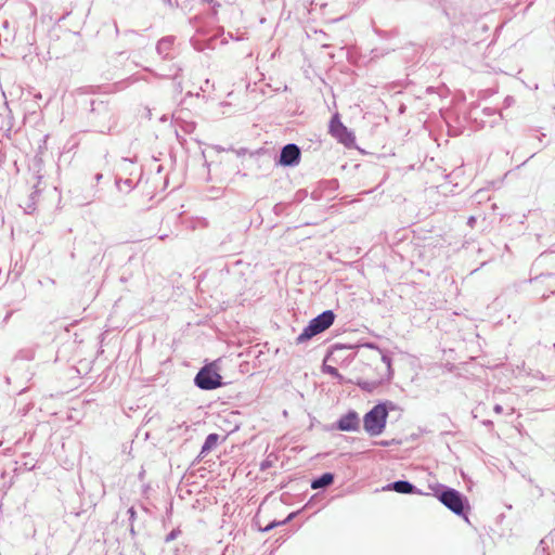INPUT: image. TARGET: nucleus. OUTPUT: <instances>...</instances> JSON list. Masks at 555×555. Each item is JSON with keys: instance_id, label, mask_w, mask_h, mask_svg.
Masks as SVG:
<instances>
[{"instance_id": "1", "label": "nucleus", "mask_w": 555, "mask_h": 555, "mask_svg": "<svg viewBox=\"0 0 555 555\" xmlns=\"http://www.w3.org/2000/svg\"><path fill=\"white\" fill-rule=\"evenodd\" d=\"M388 417V410L384 403L375 405L370 412L364 415L363 427L370 436L380 435L385 427Z\"/></svg>"}, {"instance_id": "5", "label": "nucleus", "mask_w": 555, "mask_h": 555, "mask_svg": "<svg viewBox=\"0 0 555 555\" xmlns=\"http://www.w3.org/2000/svg\"><path fill=\"white\" fill-rule=\"evenodd\" d=\"M195 383L201 389L211 390L221 386V376L212 366H204L196 375Z\"/></svg>"}, {"instance_id": "2", "label": "nucleus", "mask_w": 555, "mask_h": 555, "mask_svg": "<svg viewBox=\"0 0 555 555\" xmlns=\"http://www.w3.org/2000/svg\"><path fill=\"white\" fill-rule=\"evenodd\" d=\"M335 314L331 310H326L317 318L312 319L304 328L302 333L297 337L298 343H304L313 336L324 332L334 323Z\"/></svg>"}, {"instance_id": "12", "label": "nucleus", "mask_w": 555, "mask_h": 555, "mask_svg": "<svg viewBox=\"0 0 555 555\" xmlns=\"http://www.w3.org/2000/svg\"><path fill=\"white\" fill-rule=\"evenodd\" d=\"M327 372L334 376H339V373H338L337 369H335V367L328 366Z\"/></svg>"}, {"instance_id": "8", "label": "nucleus", "mask_w": 555, "mask_h": 555, "mask_svg": "<svg viewBox=\"0 0 555 555\" xmlns=\"http://www.w3.org/2000/svg\"><path fill=\"white\" fill-rule=\"evenodd\" d=\"M359 415L354 411L348 412L346 415L341 416L337 423V427L343 431H353L359 428Z\"/></svg>"}, {"instance_id": "11", "label": "nucleus", "mask_w": 555, "mask_h": 555, "mask_svg": "<svg viewBox=\"0 0 555 555\" xmlns=\"http://www.w3.org/2000/svg\"><path fill=\"white\" fill-rule=\"evenodd\" d=\"M219 436L217 434H210L207 436L203 446V452L211 450L218 442Z\"/></svg>"}, {"instance_id": "10", "label": "nucleus", "mask_w": 555, "mask_h": 555, "mask_svg": "<svg viewBox=\"0 0 555 555\" xmlns=\"http://www.w3.org/2000/svg\"><path fill=\"white\" fill-rule=\"evenodd\" d=\"M391 489L399 493H413L414 487L408 481H396L392 483Z\"/></svg>"}, {"instance_id": "4", "label": "nucleus", "mask_w": 555, "mask_h": 555, "mask_svg": "<svg viewBox=\"0 0 555 555\" xmlns=\"http://www.w3.org/2000/svg\"><path fill=\"white\" fill-rule=\"evenodd\" d=\"M328 132L339 143L347 147H351L354 144L356 138L351 131L341 122L339 114H335L330 121Z\"/></svg>"}, {"instance_id": "6", "label": "nucleus", "mask_w": 555, "mask_h": 555, "mask_svg": "<svg viewBox=\"0 0 555 555\" xmlns=\"http://www.w3.org/2000/svg\"><path fill=\"white\" fill-rule=\"evenodd\" d=\"M440 502L457 515L464 512V501L460 492L454 489H448L439 495Z\"/></svg>"}, {"instance_id": "9", "label": "nucleus", "mask_w": 555, "mask_h": 555, "mask_svg": "<svg viewBox=\"0 0 555 555\" xmlns=\"http://www.w3.org/2000/svg\"><path fill=\"white\" fill-rule=\"evenodd\" d=\"M334 480V476L331 473L323 474L320 478L315 479L311 483L312 489H319L330 486Z\"/></svg>"}, {"instance_id": "3", "label": "nucleus", "mask_w": 555, "mask_h": 555, "mask_svg": "<svg viewBox=\"0 0 555 555\" xmlns=\"http://www.w3.org/2000/svg\"><path fill=\"white\" fill-rule=\"evenodd\" d=\"M374 369L376 371H380L377 377L370 378L367 380L358 382V385L369 392L374 391L379 386H382L385 382L389 379L390 372V363L386 361L385 358H380L378 362L375 363Z\"/></svg>"}, {"instance_id": "13", "label": "nucleus", "mask_w": 555, "mask_h": 555, "mask_svg": "<svg viewBox=\"0 0 555 555\" xmlns=\"http://www.w3.org/2000/svg\"><path fill=\"white\" fill-rule=\"evenodd\" d=\"M274 526H275V524H271V525L267 526L264 530H270V529H271V528H273Z\"/></svg>"}, {"instance_id": "7", "label": "nucleus", "mask_w": 555, "mask_h": 555, "mask_svg": "<svg viewBox=\"0 0 555 555\" xmlns=\"http://www.w3.org/2000/svg\"><path fill=\"white\" fill-rule=\"evenodd\" d=\"M300 150L296 144H287L282 149L280 164L283 166H293L299 162Z\"/></svg>"}]
</instances>
